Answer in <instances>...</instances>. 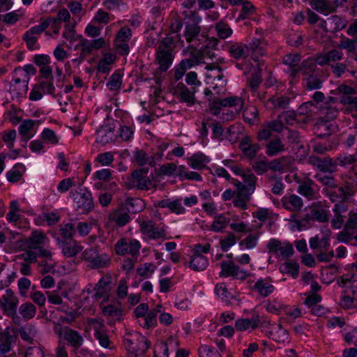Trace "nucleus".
<instances>
[{
    "label": "nucleus",
    "instance_id": "nucleus-60",
    "mask_svg": "<svg viewBox=\"0 0 357 357\" xmlns=\"http://www.w3.org/2000/svg\"><path fill=\"white\" fill-rule=\"evenodd\" d=\"M215 30L218 36L222 39L228 38L232 33V30L228 24L222 21L216 24Z\"/></svg>",
    "mask_w": 357,
    "mask_h": 357
},
{
    "label": "nucleus",
    "instance_id": "nucleus-21",
    "mask_svg": "<svg viewBox=\"0 0 357 357\" xmlns=\"http://www.w3.org/2000/svg\"><path fill=\"white\" fill-rule=\"evenodd\" d=\"M248 49L249 54L254 61H258L259 59L263 56L266 53L263 42L259 38H253L248 44Z\"/></svg>",
    "mask_w": 357,
    "mask_h": 357
},
{
    "label": "nucleus",
    "instance_id": "nucleus-14",
    "mask_svg": "<svg viewBox=\"0 0 357 357\" xmlns=\"http://www.w3.org/2000/svg\"><path fill=\"white\" fill-rule=\"evenodd\" d=\"M17 335L11 334L10 327H6L0 333V356L9 353L12 349V344L15 343Z\"/></svg>",
    "mask_w": 357,
    "mask_h": 357
},
{
    "label": "nucleus",
    "instance_id": "nucleus-40",
    "mask_svg": "<svg viewBox=\"0 0 357 357\" xmlns=\"http://www.w3.org/2000/svg\"><path fill=\"white\" fill-rule=\"evenodd\" d=\"M244 121L250 125L255 124L259 120L258 109L255 106H248L243 112Z\"/></svg>",
    "mask_w": 357,
    "mask_h": 357
},
{
    "label": "nucleus",
    "instance_id": "nucleus-20",
    "mask_svg": "<svg viewBox=\"0 0 357 357\" xmlns=\"http://www.w3.org/2000/svg\"><path fill=\"white\" fill-rule=\"evenodd\" d=\"M299 54H287L284 56L282 63L289 66V72L291 77H296L298 74V67L301 62Z\"/></svg>",
    "mask_w": 357,
    "mask_h": 357
},
{
    "label": "nucleus",
    "instance_id": "nucleus-34",
    "mask_svg": "<svg viewBox=\"0 0 357 357\" xmlns=\"http://www.w3.org/2000/svg\"><path fill=\"white\" fill-rule=\"evenodd\" d=\"M289 97L282 95L278 97L272 96L268 98V103L271 105V108L274 109H287L289 105Z\"/></svg>",
    "mask_w": 357,
    "mask_h": 357
},
{
    "label": "nucleus",
    "instance_id": "nucleus-29",
    "mask_svg": "<svg viewBox=\"0 0 357 357\" xmlns=\"http://www.w3.org/2000/svg\"><path fill=\"white\" fill-rule=\"evenodd\" d=\"M208 162V158L201 152L194 153L188 158V165L194 169H202L206 167V164Z\"/></svg>",
    "mask_w": 357,
    "mask_h": 357
},
{
    "label": "nucleus",
    "instance_id": "nucleus-31",
    "mask_svg": "<svg viewBox=\"0 0 357 357\" xmlns=\"http://www.w3.org/2000/svg\"><path fill=\"white\" fill-rule=\"evenodd\" d=\"M336 167L339 165L344 168H354L357 162V158L355 155L348 154L347 153H340L335 158Z\"/></svg>",
    "mask_w": 357,
    "mask_h": 357
},
{
    "label": "nucleus",
    "instance_id": "nucleus-54",
    "mask_svg": "<svg viewBox=\"0 0 357 357\" xmlns=\"http://www.w3.org/2000/svg\"><path fill=\"white\" fill-rule=\"evenodd\" d=\"M94 337L98 340L99 344L104 348H108L110 344V340L108 335L97 326L93 327Z\"/></svg>",
    "mask_w": 357,
    "mask_h": 357
},
{
    "label": "nucleus",
    "instance_id": "nucleus-17",
    "mask_svg": "<svg viewBox=\"0 0 357 357\" xmlns=\"http://www.w3.org/2000/svg\"><path fill=\"white\" fill-rule=\"evenodd\" d=\"M271 282L272 279L270 277L259 278L252 287V290L257 292L263 298H266L271 295L275 289V287Z\"/></svg>",
    "mask_w": 357,
    "mask_h": 357
},
{
    "label": "nucleus",
    "instance_id": "nucleus-2",
    "mask_svg": "<svg viewBox=\"0 0 357 357\" xmlns=\"http://www.w3.org/2000/svg\"><path fill=\"white\" fill-rule=\"evenodd\" d=\"M112 282L111 275H104L93 287V289L95 293L92 295V298L101 303L108 302L110 300Z\"/></svg>",
    "mask_w": 357,
    "mask_h": 357
},
{
    "label": "nucleus",
    "instance_id": "nucleus-55",
    "mask_svg": "<svg viewBox=\"0 0 357 357\" xmlns=\"http://www.w3.org/2000/svg\"><path fill=\"white\" fill-rule=\"evenodd\" d=\"M133 156L135 161L139 166L149 165V156L144 150L135 149Z\"/></svg>",
    "mask_w": 357,
    "mask_h": 357
},
{
    "label": "nucleus",
    "instance_id": "nucleus-3",
    "mask_svg": "<svg viewBox=\"0 0 357 357\" xmlns=\"http://www.w3.org/2000/svg\"><path fill=\"white\" fill-rule=\"evenodd\" d=\"M355 191L353 187L347 183L341 186H337L331 188H327L326 195L333 203L346 202L349 198L353 197Z\"/></svg>",
    "mask_w": 357,
    "mask_h": 357
},
{
    "label": "nucleus",
    "instance_id": "nucleus-16",
    "mask_svg": "<svg viewBox=\"0 0 357 357\" xmlns=\"http://www.w3.org/2000/svg\"><path fill=\"white\" fill-rule=\"evenodd\" d=\"M227 52L229 56L236 60L246 59L249 56L248 44L242 42H231L227 45Z\"/></svg>",
    "mask_w": 357,
    "mask_h": 357
},
{
    "label": "nucleus",
    "instance_id": "nucleus-49",
    "mask_svg": "<svg viewBox=\"0 0 357 357\" xmlns=\"http://www.w3.org/2000/svg\"><path fill=\"white\" fill-rule=\"evenodd\" d=\"M319 109L317 104L313 101L310 100L303 102L297 109L298 115H309L312 113H315Z\"/></svg>",
    "mask_w": 357,
    "mask_h": 357
},
{
    "label": "nucleus",
    "instance_id": "nucleus-57",
    "mask_svg": "<svg viewBox=\"0 0 357 357\" xmlns=\"http://www.w3.org/2000/svg\"><path fill=\"white\" fill-rule=\"evenodd\" d=\"M182 15L184 16L185 24H199L202 21V17L196 10L183 11Z\"/></svg>",
    "mask_w": 357,
    "mask_h": 357
},
{
    "label": "nucleus",
    "instance_id": "nucleus-27",
    "mask_svg": "<svg viewBox=\"0 0 357 357\" xmlns=\"http://www.w3.org/2000/svg\"><path fill=\"white\" fill-rule=\"evenodd\" d=\"M208 266V259L202 255H195L190 257L188 262V266L194 271H202L205 270Z\"/></svg>",
    "mask_w": 357,
    "mask_h": 357
},
{
    "label": "nucleus",
    "instance_id": "nucleus-35",
    "mask_svg": "<svg viewBox=\"0 0 357 357\" xmlns=\"http://www.w3.org/2000/svg\"><path fill=\"white\" fill-rule=\"evenodd\" d=\"M221 271L219 273L220 278L232 277L234 278L236 271H238V266L235 264L233 261H223L220 264Z\"/></svg>",
    "mask_w": 357,
    "mask_h": 357
},
{
    "label": "nucleus",
    "instance_id": "nucleus-45",
    "mask_svg": "<svg viewBox=\"0 0 357 357\" xmlns=\"http://www.w3.org/2000/svg\"><path fill=\"white\" fill-rule=\"evenodd\" d=\"M288 160L289 158L287 156H282L273 160L268 162V169L282 173L284 171L285 166L288 162Z\"/></svg>",
    "mask_w": 357,
    "mask_h": 357
},
{
    "label": "nucleus",
    "instance_id": "nucleus-36",
    "mask_svg": "<svg viewBox=\"0 0 357 357\" xmlns=\"http://www.w3.org/2000/svg\"><path fill=\"white\" fill-rule=\"evenodd\" d=\"M64 338L75 348L80 347L84 341L79 332L73 329L67 330L65 332Z\"/></svg>",
    "mask_w": 357,
    "mask_h": 357
},
{
    "label": "nucleus",
    "instance_id": "nucleus-50",
    "mask_svg": "<svg viewBox=\"0 0 357 357\" xmlns=\"http://www.w3.org/2000/svg\"><path fill=\"white\" fill-rule=\"evenodd\" d=\"M36 84L43 93L54 96L56 89L53 84V79L38 80Z\"/></svg>",
    "mask_w": 357,
    "mask_h": 357
},
{
    "label": "nucleus",
    "instance_id": "nucleus-52",
    "mask_svg": "<svg viewBox=\"0 0 357 357\" xmlns=\"http://www.w3.org/2000/svg\"><path fill=\"white\" fill-rule=\"evenodd\" d=\"M132 36V31L128 26L121 27L116 33L114 41L115 42H128Z\"/></svg>",
    "mask_w": 357,
    "mask_h": 357
},
{
    "label": "nucleus",
    "instance_id": "nucleus-4",
    "mask_svg": "<svg viewBox=\"0 0 357 357\" xmlns=\"http://www.w3.org/2000/svg\"><path fill=\"white\" fill-rule=\"evenodd\" d=\"M141 244L137 239H131L129 243L125 238H121L114 245V250L118 255H125L128 253L131 256H138Z\"/></svg>",
    "mask_w": 357,
    "mask_h": 357
},
{
    "label": "nucleus",
    "instance_id": "nucleus-44",
    "mask_svg": "<svg viewBox=\"0 0 357 357\" xmlns=\"http://www.w3.org/2000/svg\"><path fill=\"white\" fill-rule=\"evenodd\" d=\"M34 123L35 121L32 119H25L19 126V132L24 142H27L32 137V135H29V132L32 129Z\"/></svg>",
    "mask_w": 357,
    "mask_h": 357
},
{
    "label": "nucleus",
    "instance_id": "nucleus-8",
    "mask_svg": "<svg viewBox=\"0 0 357 357\" xmlns=\"http://www.w3.org/2000/svg\"><path fill=\"white\" fill-rule=\"evenodd\" d=\"M238 147L243 155L249 160L254 159L261 149L259 143H252V139L249 135L243 136L241 138L239 142Z\"/></svg>",
    "mask_w": 357,
    "mask_h": 357
},
{
    "label": "nucleus",
    "instance_id": "nucleus-19",
    "mask_svg": "<svg viewBox=\"0 0 357 357\" xmlns=\"http://www.w3.org/2000/svg\"><path fill=\"white\" fill-rule=\"evenodd\" d=\"M114 135V127L109 123H104L96 130V142L99 144H106L112 140Z\"/></svg>",
    "mask_w": 357,
    "mask_h": 357
},
{
    "label": "nucleus",
    "instance_id": "nucleus-47",
    "mask_svg": "<svg viewBox=\"0 0 357 357\" xmlns=\"http://www.w3.org/2000/svg\"><path fill=\"white\" fill-rule=\"evenodd\" d=\"M316 68V64L314 59L308 58L300 62L298 67V73H302L303 75H313Z\"/></svg>",
    "mask_w": 357,
    "mask_h": 357
},
{
    "label": "nucleus",
    "instance_id": "nucleus-64",
    "mask_svg": "<svg viewBox=\"0 0 357 357\" xmlns=\"http://www.w3.org/2000/svg\"><path fill=\"white\" fill-rule=\"evenodd\" d=\"M321 112L324 113V116L323 118L326 121H331L335 119L339 114V109L336 107L332 105L321 107Z\"/></svg>",
    "mask_w": 357,
    "mask_h": 357
},
{
    "label": "nucleus",
    "instance_id": "nucleus-62",
    "mask_svg": "<svg viewBox=\"0 0 357 357\" xmlns=\"http://www.w3.org/2000/svg\"><path fill=\"white\" fill-rule=\"evenodd\" d=\"M262 82L261 73L252 75L248 79L249 86L252 96H255V93H257L258 88Z\"/></svg>",
    "mask_w": 357,
    "mask_h": 357
},
{
    "label": "nucleus",
    "instance_id": "nucleus-7",
    "mask_svg": "<svg viewBox=\"0 0 357 357\" xmlns=\"http://www.w3.org/2000/svg\"><path fill=\"white\" fill-rule=\"evenodd\" d=\"M308 160L310 164L317 168L321 172L331 174L337 171L335 158L333 159L330 157L320 158L316 155H310Z\"/></svg>",
    "mask_w": 357,
    "mask_h": 357
},
{
    "label": "nucleus",
    "instance_id": "nucleus-12",
    "mask_svg": "<svg viewBox=\"0 0 357 357\" xmlns=\"http://www.w3.org/2000/svg\"><path fill=\"white\" fill-rule=\"evenodd\" d=\"M199 63L198 56L195 53H192L190 58L182 59L174 68L176 81H179L188 70Z\"/></svg>",
    "mask_w": 357,
    "mask_h": 357
},
{
    "label": "nucleus",
    "instance_id": "nucleus-5",
    "mask_svg": "<svg viewBox=\"0 0 357 357\" xmlns=\"http://www.w3.org/2000/svg\"><path fill=\"white\" fill-rule=\"evenodd\" d=\"M347 0H312L310 3L311 7L320 13L328 15L335 13L338 7L343 6Z\"/></svg>",
    "mask_w": 357,
    "mask_h": 357
},
{
    "label": "nucleus",
    "instance_id": "nucleus-51",
    "mask_svg": "<svg viewBox=\"0 0 357 357\" xmlns=\"http://www.w3.org/2000/svg\"><path fill=\"white\" fill-rule=\"evenodd\" d=\"M213 46L215 45L212 46L210 43L202 46L198 52L195 53L198 56V60L200 61L205 58L213 59L215 56Z\"/></svg>",
    "mask_w": 357,
    "mask_h": 357
},
{
    "label": "nucleus",
    "instance_id": "nucleus-59",
    "mask_svg": "<svg viewBox=\"0 0 357 357\" xmlns=\"http://www.w3.org/2000/svg\"><path fill=\"white\" fill-rule=\"evenodd\" d=\"M122 83V75L116 70L109 78L107 86H109L111 91H115L120 89Z\"/></svg>",
    "mask_w": 357,
    "mask_h": 357
},
{
    "label": "nucleus",
    "instance_id": "nucleus-24",
    "mask_svg": "<svg viewBox=\"0 0 357 357\" xmlns=\"http://www.w3.org/2000/svg\"><path fill=\"white\" fill-rule=\"evenodd\" d=\"M284 146L279 137L270 139L265 144V153L269 157L276 156L285 151Z\"/></svg>",
    "mask_w": 357,
    "mask_h": 357
},
{
    "label": "nucleus",
    "instance_id": "nucleus-38",
    "mask_svg": "<svg viewBox=\"0 0 357 357\" xmlns=\"http://www.w3.org/2000/svg\"><path fill=\"white\" fill-rule=\"evenodd\" d=\"M25 167L22 163H17L13 168L6 172V178L10 183H16L20 181L23 175Z\"/></svg>",
    "mask_w": 357,
    "mask_h": 357
},
{
    "label": "nucleus",
    "instance_id": "nucleus-15",
    "mask_svg": "<svg viewBox=\"0 0 357 357\" xmlns=\"http://www.w3.org/2000/svg\"><path fill=\"white\" fill-rule=\"evenodd\" d=\"M343 59V53L341 51L333 49L324 54H319L316 56L314 61L315 64L321 66L328 65L331 66V62L339 61Z\"/></svg>",
    "mask_w": 357,
    "mask_h": 357
},
{
    "label": "nucleus",
    "instance_id": "nucleus-42",
    "mask_svg": "<svg viewBox=\"0 0 357 357\" xmlns=\"http://www.w3.org/2000/svg\"><path fill=\"white\" fill-rule=\"evenodd\" d=\"M181 41V34H176L173 36L172 33H169L166 35V37L161 40L158 47L172 49L174 50V48L176 45V44H178Z\"/></svg>",
    "mask_w": 357,
    "mask_h": 357
},
{
    "label": "nucleus",
    "instance_id": "nucleus-6",
    "mask_svg": "<svg viewBox=\"0 0 357 357\" xmlns=\"http://www.w3.org/2000/svg\"><path fill=\"white\" fill-rule=\"evenodd\" d=\"M19 298H13V301H0V309L3 314L11 319L12 323L16 326H20L22 322V318L17 313Z\"/></svg>",
    "mask_w": 357,
    "mask_h": 357
},
{
    "label": "nucleus",
    "instance_id": "nucleus-13",
    "mask_svg": "<svg viewBox=\"0 0 357 357\" xmlns=\"http://www.w3.org/2000/svg\"><path fill=\"white\" fill-rule=\"evenodd\" d=\"M80 41L76 47H82V58L91 54L94 50H100L104 47L105 41L104 38H99L93 40H89L79 36Z\"/></svg>",
    "mask_w": 357,
    "mask_h": 357
},
{
    "label": "nucleus",
    "instance_id": "nucleus-48",
    "mask_svg": "<svg viewBox=\"0 0 357 357\" xmlns=\"http://www.w3.org/2000/svg\"><path fill=\"white\" fill-rule=\"evenodd\" d=\"M348 215V220L345 222L343 228L355 233L357 229V208L351 210Z\"/></svg>",
    "mask_w": 357,
    "mask_h": 357
},
{
    "label": "nucleus",
    "instance_id": "nucleus-63",
    "mask_svg": "<svg viewBox=\"0 0 357 357\" xmlns=\"http://www.w3.org/2000/svg\"><path fill=\"white\" fill-rule=\"evenodd\" d=\"M41 138L45 142L55 145L59 143V138L56 135L55 132L50 128L43 129L41 133Z\"/></svg>",
    "mask_w": 357,
    "mask_h": 357
},
{
    "label": "nucleus",
    "instance_id": "nucleus-37",
    "mask_svg": "<svg viewBox=\"0 0 357 357\" xmlns=\"http://www.w3.org/2000/svg\"><path fill=\"white\" fill-rule=\"evenodd\" d=\"M19 312L22 315L21 318L28 321L35 317L36 314V307L33 303L26 302L20 306Z\"/></svg>",
    "mask_w": 357,
    "mask_h": 357
},
{
    "label": "nucleus",
    "instance_id": "nucleus-26",
    "mask_svg": "<svg viewBox=\"0 0 357 357\" xmlns=\"http://www.w3.org/2000/svg\"><path fill=\"white\" fill-rule=\"evenodd\" d=\"M183 36L188 43L195 40H199V37L204 38V35L201 33V27L199 24H185Z\"/></svg>",
    "mask_w": 357,
    "mask_h": 357
},
{
    "label": "nucleus",
    "instance_id": "nucleus-43",
    "mask_svg": "<svg viewBox=\"0 0 357 357\" xmlns=\"http://www.w3.org/2000/svg\"><path fill=\"white\" fill-rule=\"evenodd\" d=\"M229 221V218H226L224 214H218L215 216V219L211 226V230L214 232H221Z\"/></svg>",
    "mask_w": 357,
    "mask_h": 357
},
{
    "label": "nucleus",
    "instance_id": "nucleus-46",
    "mask_svg": "<svg viewBox=\"0 0 357 357\" xmlns=\"http://www.w3.org/2000/svg\"><path fill=\"white\" fill-rule=\"evenodd\" d=\"M151 347V342L149 341L145 337L141 336L136 340V344L135 346V351L132 354L138 356L144 354L146 352L149 348Z\"/></svg>",
    "mask_w": 357,
    "mask_h": 357
},
{
    "label": "nucleus",
    "instance_id": "nucleus-18",
    "mask_svg": "<svg viewBox=\"0 0 357 357\" xmlns=\"http://www.w3.org/2000/svg\"><path fill=\"white\" fill-rule=\"evenodd\" d=\"M321 136H326L327 139L325 142H317L313 146L314 152L319 154H324L327 151L336 148L338 145V139L335 136H333L329 133L324 134Z\"/></svg>",
    "mask_w": 357,
    "mask_h": 357
},
{
    "label": "nucleus",
    "instance_id": "nucleus-28",
    "mask_svg": "<svg viewBox=\"0 0 357 357\" xmlns=\"http://www.w3.org/2000/svg\"><path fill=\"white\" fill-rule=\"evenodd\" d=\"M46 236L43 232L36 230L32 231L26 241L27 247L29 249L37 250L40 246L45 244L44 240Z\"/></svg>",
    "mask_w": 357,
    "mask_h": 357
},
{
    "label": "nucleus",
    "instance_id": "nucleus-10",
    "mask_svg": "<svg viewBox=\"0 0 357 357\" xmlns=\"http://www.w3.org/2000/svg\"><path fill=\"white\" fill-rule=\"evenodd\" d=\"M155 222L151 220H144L140 223L142 233L146 234L151 239L164 238L166 236L165 230L155 226Z\"/></svg>",
    "mask_w": 357,
    "mask_h": 357
},
{
    "label": "nucleus",
    "instance_id": "nucleus-30",
    "mask_svg": "<svg viewBox=\"0 0 357 357\" xmlns=\"http://www.w3.org/2000/svg\"><path fill=\"white\" fill-rule=\"evenodd\" d=\"M329 211L323 208L320 204L314 205L311 210L310 220L318 222L325 223L329 221Z\"/></svg>",
    "mask_w": 357,
    "mask_h": 357
},
{
    "label": "nucleus",
    "instance_id": "nucleus-25",
    "mask_svg": "<svg viewBox=\"0 0 357 357\" xmlns=\"http://www.w3.org/2000/svg\"><path fill=\"white\" fill-rule=\"evenodd\" d=\"M282 203L284 208L291 211H298L303 207L302 199L296 195L284 196Z\"/></svg>",
    "mask_w": 357,
    "mask_h": 357
},
{
    "label": "nucleus",
    "instance_id": "nucleus-33",
    "mask_svg": "<svg viewBox=\"0 0 357 357\" xmlns=\"http://www.w3.org/2000/svg\"><path fill=\"white\" fill-rule=\"evenodd\" d=\"M62 253L66 257L76 256L82 250V246L76 242L63 241L61 244Z\"/></svg>",
    "mask_w": 357,
    "mask_h": 357
},
{
    "label": "nucleus",
    "instance_id": "nucleus-39",
    "mask_svg": "<svg viewBox=\"0 0 357 357\" xmlns=\"http://www.w3.org/2000/svg\"><path fill=\"white\" fill-rule=\"evenodd\" d=\"M241 5L242 8L237 19L238 21L250 18L256 12L255 6L248 0H244Z\"/></svg>",
    "mask_w": 357,
    "mask_h": 357
},
{
    "label": "nucleus",
    "instance_id": "nucleus-32",
    "mask_svg": "<svg viewBox=\"0 0 357 357\" xmlns=\"http://www.w3.org/2000/svg\"><path fill=\"white\" fill-rule=\"evenodd\" d=\"M18 333L24 341L33 344V338L37 333V330L34 325L26 324L24 326H20L18 328Z\"/></svg>",
    "mask_w": 357,
    "mask_h": 357
},
{
    "label": "nucleus",
    "instance_id": "nucleus-9",
    "mask_svg": "<svg viewBox=\"0 0 357 357\" xmlns=\"http://www.w3.org/2000/svg\"><path fill=\"white\" fill-rule=\"evenodd\" d=\"M261 324L262 327L267 326L271 324V321L261 322L260 317L259 314H253L251 319H238L235 321V328L238 331H244L251 328L252 329L257 328Z\"/></svg>",
    "mask_w": 357,
    "mask_h": 357
},
{
    "label": "nucleus",
    "instance_id": "nucleus-61",
    "mask_svg": "<svg viewBox=\"0 0 357 357\" xmlns=\"http://www.w3.org/2000/svg\"><path fill=\"white\" fill-rule=\"evenodd\" d=\"M223 102V107H239V110H241L244 105V100L238 96H230L222 99Z\"/></svg>",
    "mask_w": 357,
    "mask_h": 357
},
{
    "label": "nucleus",
    "instance_id": "nucleus-23",
    "mask_svg": "<svg viewBox=\"0 0 357 357\" xmlns=\"http://www.w3.org/2000/svg\"><path fill=\"white\" fill-rule=\"evenodd\" d=\"M28 80L15 77L10 82V91L13 93L17 98L22 97L26 94L28 91Z\"/></svg>",
    "mask_w": 357,
    "mask_h": 357
},
{
    "label": "nucleus",
    "instance_id": "nucleus-11",
    "mask_svg": "<svg viewBox=\"0 0 357 357\" xmlns=\"http://www.w3.org/2000/svg\"><path fill=\"white\" fill-rule=\"evenodd\" d=\"M155 58L159 64V70L162 72H166L173 63L174 58V50L158 47Z\"/></svg>",
    "mask_w": 357,
    "mask_h": 357
},
{
    "label": "nucleus",
    "instance_id": "nucleus-22",
    "mask_svg": "<svg viewBox=\"0 0 357 357\" xmlns=\"http://www.w3.org/2000/svg\"><path fill=\"white\" fill-rule=\"evenodd\" d=\"M177 89L179 90L180 102L186 103L188 107L195 104L196 90L194 87L190 91L183 83L180 82L177 85Z\"/></svg>",
    "mask_w": 357,
    "mask_h": 357
},
{
    "label": "nucleus",
    "instance_id": "nucleus-1",
    "mask_svg": "<svg viewBox=\"0 0 357 357\" xmlns=\"http://www.w3.org/2000/svg\"><path fill=\"white\" fill-rule=\"evenodd\" d=\"M79 190H71L70 196L73 199L76 209L80 210L82 213L88 214L94 208L92 194L86 188H80Z\"/></svg>",
    "mask_w": 357,
    "mask_h": 357
},
{
    "label": "nucleus",
    "instance_id": "nucleus-53",
    "mask_svg": "<svg viewBox=\"0 0 357 357\" xmlns=\"http://www.w3.org/2000/svg\"><path fill=\"white\" fill-rule=\"evenodd\" d=\"M243 186L251 192H254L256 187L257 178L253 173H248L242 174Z\"/></svg>",
    "mask_w": 357,
    "mask_h": 357
},
{
    "label": "nucleus",
    "instance_id": "nucleus-56",
    "mask_svg": "<svg viewBox=\"0 0 357 357\" xmlns=\"http://www.w3.org/2000/svg\"><path fill=\"white\" fill-rule=\"evenodd\" d=\"M215 291L217 296L225 302L234 298L233 295L227 290L225 283L217 284Z\"/></svg>",
    "mask_w": 357,
    "mask_h": 357
},
{
    "label": "nucleus",
    "instance_id": "nucleus-41",
    "mask_svg": "<svg viewBox=\"0 0 357 357\" xmlns=\"http://www.w3.org/2000/svg\"><path fill=\"white\" fill-rule=\"evenodd\" d=\"M312 184L313 181L312 180L305 181L298 185L297 192L307 199H312L315 195V192L312 188Z\"/></svg>",
    "mask_w": 357,
    "mask_h": 357
},
{
    "label": "nucleus",
    "instance_id": "nucleus-58",
    "mask_svg": "<svg viewBox=\"0 0 357 357\" xmlns=\"http://www.w3.org/2000/svg\"><path fill=\"white\" fill-rule=\"evenodd\" d=\"M36 68L32 64L25 65L24 68H16L14 70V73L17 75L18 73H20V75L25 80L29 81V75H34L36 73Z\"/></svg>",
    "mask_w": 357,
    "mask_h": 357
}]
</instances>
